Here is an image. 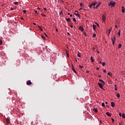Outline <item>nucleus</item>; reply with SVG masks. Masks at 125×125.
I'll return each mask as SVG.
<instances>
[{
    "label": "nucleus",
    "instance_id": "f257e3e1",
    "mask_svg": "<svg viewBox=\"0 0 125 125\" xmlns=\"http://www.w3.org/2000/svg\"><path fill=\"white\" fill-rule=\"evenodd\" d=\"M116 5V2L114 1H110V3L108 4L109 6H112V7H113V6H115V5Z\"/></svg>",
    "mask_w": 125,
    "mask_h": 125
},
{
    "label": "nucleus",
    "instance_id": "f03ea898",
    "mask_svg": "<svg viewBox=\"0 0 125 125\" xmlns=\"http://www.w3.org/2000/svg\"><path fill=\"white\" fill-rule=\"evenodd\" d=\"M102 19L104 22H105V21H106V17L105 16V15H103L102 16Z\"/></svg>",
    "mask_w": 125,
    "mask_h": 125
},
{
    "label": "nucleus",
    "instance_id": "7ed1b4c3",
    "mask_svg": "<svg viewBox=\"0 0 125 125\" xmlns=\"http://www.w3.org/2000/svg\"><path fill=\"white\" fill-rule=\"evenodd\" d=\"M79 29L81 31V32H83L84 31V28L82 26H79Z\"/></svg>",
    "mask_w": 125,
    "mask_h": 125
},
{
    "label": "nucleus",
    "instance_id": "20e7f679",
    "mask_svg": "<svg viewBox=\"0 0 125 125\" xmlns=\"http://www.w3.org/2000/svg\"><path fill=\"white\" fill-rule=\"evenodd\" d=\"M98 84L99 86H100V88H102V89L105 90V89H103V86L102 85V83H98Z\"/></svg>",
    "mask_w": 125,
    "mask_h": 125
},
{
    "label": "nucleus",
    "instance_id": "39448f33",
    "mask_svg": "<svg viewBox=\"0 0 125 125\" xmlns=\"http://www.w3.org/2000/svg\"><path fill=\"white\" fill-rule=\"evenodd\" d=\"M26 84L27 85H31V84H32V82H31L30 80H28L27 82H26Z\"/></svg>",
    "mask_w": 125,
    "mask_h": 125
},
{
    "label": "nucleus",
    "instance_id": "423d86ee",
    "mask_svg": "<svg viewBox=\"0 0 125 125\" xmlns=\"http://www.w3.org/2000/svg\"><path fill=\"white\" fill-rule=\"evenodd\" d=\"M72 71H73L74 73H75V74H77V71H76L75 68H74V65L72 64Z\"/></svg>",
    "mask_w": 125,
    "mask_h": 125
},
{
    "label": "nucleus",
    "instance_id": "0eeeda50",
    "mask_svg": "<svg viewBox=\"0 0 125 125\" xmlns=\"http://www.w3.org/2000/svg\"><path fill=\"white\" fill-rule=\"evenodd\" d=\"M74 14L76 15V16H77V17L81 19V16L79 14V13H74Z\"/></svg>",
    "mask_w": 125,
    "mask_h": 125
},
{
    "label": "nucleus",
    "instance_id": "6e6552de",
    "mask_svg": "<svg viewBox=\"0 0 125 125\" xmlns=\"http://www.w3.org/2000/svg\"><path fill=\"white\" fill-rule=\"evenodd\" d=\"M122 13H125V7H124V6H122Z\"/></svg>",
    "mask_w": 125,
    "mask_h": 125
},
{
    "label": "nucleus",
    "instance_id": "1a4fd4ad",
    "mask_svg": "<svg viewBox=\"0 0 125 125\" xmlns=\"http://www.w3.org/2000/svg\"><path fill=\"white\" fill-rule=\"evenodd\" d=\"M105 114L108 117H111V116H112V114H110L109 112H106Z\"/></svg>",
    "mask_w": 125,
    "mask_h": 125
},
{
    "label": "nucleus",
    "instance_id": "9d476101",
    "mask_svg": "<svg viewBox=\"0 0 125 125\" xmlns=\"http://www.w3.org/2000/svg\"><path fill=\"white\" fill-rule=\"evenodd\" d=\"M101 4V2H99L98 3L97 6H96V9H97V8H98V7L100 6V5Z\"/></svg>",
    "mask_w": 125,
    "mask_h": 125
},
{
    "label": "nucleus",
    "instance_id": "9b49d317",
    "mask_svg": "<svg viewBox=\"0 0 125 125\" xmlns=\"http://www.w3.org/2000/svg\"><path fill=\"white\" fill-rule=\"evenodd\" d=\"M91 62L92 63L93 62H94V59H93V57H91L90 58Z\"/></svg>",
    "mask_w": 125,
    "mask_h": 125
},
{
    "label": "nucleus",
    "instance_id": "f8f14e48",
    "mask_svg": "<svg viewBox=\"0 0 125 125\" xmlns=\"http://www.w3.org/2000/svg\"><path fill=\"white\" fill-rule=\"evenodd\" d=\"M93 111H94L95 113H97V112H98V110L97 109V108H94L93 109Z\"/></svg>",
    "mask_w": 125,
    "mask_h": 125
},
{
    "label": "nucleus",
    "instance_id": "ddd939ff",
    "mask_svg": "<svg viewBox=\"0 0 125 125\" xmlns=\"http://www.w3.org/2000/svg\"><path fill=\"white\" fill-rule=\"evenodd\" d=\"M112 42H116V36H114L113 38L112 39Z\"/></svg>",
    "mask_w": 125,
    "mask_h": 125
},
{
    "label": "nucleus",
    "instance_id": "4468645a",
    "mask_svg": "<svg viewBox=\"0 0 125 125\" xmlns=\"http://www.w3.org/2000/svg\"><path fill=\"white\" fill-rule=\"evenodd\" d=\"M96 27H97V26L95 24L93 25V28L94 29V30H95V29H96Z\"/></svg>",
    "mask_w": 125,
    "mask_h": 125
},
{
    "label": "nucleus",
    "instance_id": "2eb2a0df",
    "mask_svg": "<svg viewBox=\"0 0 125 125\" xmlns=\"http://www.w3.org/2000/svg\"><path fill=\"white\" fill-rule=\"evenodd\" d=\"M92 3H93V6H95V5L97 4V1H95L94 2H93Z\"/></svg>",
    "mask_w": 125,
    "mask_h": 125
},
{
    "label": "nucleus",
    "instance_id": "dca6fc26",
    "mask_svg": "<svg viewBox=\"0 0 125 125\" xmlns=\"http://www.w3.org/2000/svg\"><path fill=\"white\" fill-rule=\"evenodd\" d=\"M111 105L112 107H115V103L114 102H111Z\"/></svg>",
    "mask_w": 125,
    "mask_h": 125
},
{
    "label": "nucleus",
    "instance_id": "f3484780",
    "mask_svg": "<svg viewBox=\"0 0 125 125\" xmlns=\"http://www.w3.org/2000/svg\"><path fill=\"white\" fill-rule=\"evenodd\" d=\"M107 75L108 76H110V77H112V73H111L110 72H109L108 73H107Z\"/></svg>",
    "mask_w": 125,
    "mask_h": 125
},
{
    "label": "nucleus",
    "instance_id": "a211bd4d",
    "mask_svg": "<svg viewBox=\"0 0 125 125\" xmlns=\"http://www.w3.org/2000/svg\"><path fill=\"white\" fill-rule=\"evenodd\" d=\"M65 20H66L67 22H70V21H71V19L70 18L65 19Z\"/></svg>",
    "mask_w": 125,
    "mask_h": 125
},
{
    "label": "nucleus",
    "instance_id": "6ab92c4d",
    "mask_svg": "<svg viewBox=\"0 0 125 125\" xmlns=\"http://www.w3.org/2000/svg\"><path fill=\"white\" fill-rule=\"evenodd\" d=\"M83 34L84 36H85V37H86V36H87V35L86 34V32H85V31H83Z\"/></svg>",
    "mask_w": 125,
    "mask_h": 125
},
{
    "label": "nucleus",
    "instance_id": "aec40b11",
    "mask_svg": "<svg viewBox=\"0 0 125 125\" xmlns=\"http://www.w3.org/2000/svg\"><path fill=\"white\" fill-rule=\"evenodd\" d=\"M6 123L7 124H9L10 123V121H9V119H8V118L6 119Z\"/></svg>",
    "mask_w": 125,
    "mask_h": 125
},
{
    "label": "nucleus",
    "instance_id": "412c9836",
    "mask_svg": "<svg viewBox=\"0 0 125 125\" xmlns=\"http://www.w3.org/2000/svg\"><path fill=\"white\" fill-rule=\"evenodd\" d=\"M99 82H101L102 83H104V84H105V82H104V81H103V80H102L101 79H99Z\"/></svg>",
    "mask_w": 125,
    "mask_h": 125
},
{
    "label": "nucleus",
    "instance_id": "4be33fe9",
    "mask_svg": "<svg viewBox=\"0 0 125 125\" xmlns=\"http://www.w3.org/2000/svg\"><path fill=\"white\" fill-rule=\"evenodd\" d=\"M121 47H122V44H119L118 47V48H119V49H120V48H121Z\"/></svg>",
    "mask_w": 125,
    "mask_h": 125
},
{
    "label": "nucleus",
    "instance_id": "5701e85b",
    "mask_svg": "<svg viewBox=\"0 0 125 125\" xmlns=\"http://www.w3.org/2000/svg\"><path fill=\"white\" fill-rule=\"evenodd\" d=\"M116 97H117L118 98H120V94H119V93H117V95H116Z\"/></svg>",
    "mask_w": 125,
    "mask_h": 125
},
{
    "label": "nucleus",
    "instance_id": "b1692460",
    "mask_svg": "<svg viewBox=\"0 0 125 125\" xmlns=\"http://www.w3.org/2000/svg\"><path fill=\"white\" fill-rule=\"evenodd\" d=\"M92 6H93V4L92 3L89 6V7H90V8H91L92 7Z\"/></svg>",
    "mask_w": 125,
    "mask_h": 125
},
{
    "label": "nucleus",
    "instance_id": "393cba45",
    "mask_svg": "<svg viewBox=\"0 0 125 125\" xmlns=\"http://www.w3.org/2000/svg\"><path fill=\"white\" fill-rule=\"evenodd\" d=\"M111 31H112V28H111L109 30L108 35H110V33H111Z\"/></svg>",
    "mask_w": 125,
    "mask_h": 125
},
{
    "label": "nucleus",
    "instance_id": "a878e982",
    "mask_svg": "<svg viewBox=\"0 0 125 125\" xmlns=\"http://www.w3.org/2000/svg\"><path fill=\"white\" fill-rule=\"evenodd\" d=\"M118 36L120 37V36H121V30H119V31H118Z\"/></svg>",
    "mask_w": 125,
    "mask_h": 125
},
{
    "label": "nucleus",
    "instance_id": "bb28decb",
    "mask_svg": "<svg viewBox=\"0 0 125 125\" xmlns=\"http://www.w3.org/2000/svg\"><path fill=\"white\" fill-rule=\"evenodd\" d=\"M122 117H123L124 119H125V113H123V114H122Z\"/></svg>",
    "mask_w": 125,
    "mask_h": 125
},
{
    "label": "nucleus",
    "instance_id": "cd10ccee",
    "mask_svg": "<svg viewBox=\"0 0 125 125\" xmlns=\"http://www.w3.org/2000/svg\"><path fill=\"white\" fill-rule=\"evenodd\" d=\"M102 106L103 107H105V104H104V103H102Z\"/></svg>",
    "mask_w": 125,
    "mask_h": 125
},
{
    "label": "nucleus",
    "instance_id": "c85d7f7f",
    "mask_svg": "<svg viewBox=\"0 0 125 125\" xmlns=\"http://www.w3.org/2000/svg\"><path fill=\"white\" fill-rule=\"evenodd\" d=\"M22 12H23V13H25L26 14L27 13V11L24 10L22 11Z\"/></svg>",
    "mask_w": 125,
    "mask_h": 125
},
{
    "label": "nucleus",
    "instance_id": "c756f323",
    "mask_svg": "<svg viewBox=\"0 0 125 125\" xmlns=\"http://www.w3.org/2000/svg\"><path fill=\"white\" fill-rule=\"evenodd\" d=\"M73 20L74 22H76L77 21V20H76V18H73Z\"/></svg>",
    "mask_w": 125,
    "mask_h": 125
},
{
    "label": "nucleus",
    "instance_id": "7c9ffc66",
    "mask_svg": "<svg viewBox=\"0 0 125 125\" xmlns=\"http://www.w3.org/2000/svg\"><path fill=\"white\" fill-rule=\"evenodd\" d=\"M39 29H40V31H41V32H42V27H41V26H39Z\"/></svg>",
    "mask_w": 125,
    "mask_h": 125
},
{
    "label": "nucleus",
    "instance_id": "2f4dec72",
    "mask_svg": "<svg viewBox=\"0 0 125 125\" xmlns=\"http://www.w3.org/2000/svg\"><path fill=\"white\" fill-rule=\"evenodd\" d=\"M42 38L43 39V40H44L45 39V37L43 35H42Z\"/></svg>",
    "mask_w": 125,
    "mask_h": 125
},
{
    "label": "nucleus",
    "instance_id": "473e14b6",
    "mask_svg": "<svg viewBox=\"0 0 125 125\" xmlns=\"http://www.w3.org/2000/svg\"><path fill=\"white\" fill-rule=\"evenodd\" d=\"M79 68H80V69H82V68H83V66H82V65H79Z\"/></svg>",
    "mask_w": 125,
    "mask_h": 125
},
{
    "label": "nucleus",
    "instance_id": "72a5a7b5",
    "mask_svg": "<svg viewBox=\"0 0 125 125\" xmlns=\"http://www.w3.org/2000/svg\"><path fill=\"white\" fill-rule=\"evenodd\" d=\"M77 56H78V57H82V56H81V55H80V54H78Z\"/></svg>",
    "mask_w": 125,
    "mask_h": 125
},
{
    "label": "nucleus",
    "instance_id": "f704fd0d",
    "mask_svg": "<svg viewBox=\"0 0 125 125\" xmlns=\"http://www.w3.org/2000/svg\"><path fill=\"white\" fill-rule=\"evenodd\" d=\"M93 38H95V37H96V34H93Z\"/></svg>",
    "mask_w": 125,
    "mask_h": 125
},
{
    "label": "nucleus",
    "instance_id": "c9c22d12",
    "mask_svg": "<svg viewBox=\"0 0 125 125\" xmlns=\"http://www.w3.org/2000/svg\"><path fill=\"white\" fill-rule=\"evenodd\" d=\"M66 55H67L68 58H69V53H68L67 52H66Z\"/></svg>",
    "mask_w": 125,
    "mask_h": 125
},
{
    "label": "nucleus",
    "instance_id": "e433bc0d",
    "mask_svg": "<svg viewBox=\"0 0 125 125\" xmlns=\"http://www.w3.org/2000/svg\"><path fill=\"white\" fill-rule=\"evenodd\" d=\"M17 3H18V2H17V1H15V2H14V4H17Z\"/></svg>",
    "mask_w": 125,
    "mask_h": 125
},
{
    "label": "nucleus",
    "instance_id": "4c0bfd02",
    "mask_svg": "<svg viewBox=\"0 0 125 125\" xmlns=\"http://www.w3.org/2000/svg\"><path fill=\"white\" fill-rule=\"evenodd\" d=\"M111 120L112 121V123H114V122H115V120L113 118H111Z\"/></svg>",
    "mask_w": 125,
    "mask_h": 125
},
{
    "label": "nucleus",
    "instance_id": "58836bf2",
    "mask_svg": "<svg viewBox=\"0 0 125 125\" xmlns=\"http://www.w3.org/2000/svg\"><path fill=\"white\" fill-rule=\"evenodd\" d=\"M102 65H103V66H105V62H103Z\"/></svg>",
    "mask_w": 125,
    "mask_h": 125
},
{
    "label": "nucleus",
    "instance_id": "ea45409f",
    "mask_svg": "<svg viewBox=\"0 0 125 125\" xmlns=\"http://www.w3.org/2000/svg\"><path fill=\"white\" fill-rule=\"evenodd\" d=\"M2 43V41L0 40V45Z\"/></svg>",
    "mask_w": 125,
    "mask_h": 125
},
{
    "label": "nucleus",
    "instance_id": "a19ab883",
    "mask_svg": "<svg viewBox=\"0 0 125 125\" xmlns=\"http://www.w3.org/2000/svg\"><path fill=\"white\" fill-rule=\"evenodd\" d=\"M42 16H44V17H45V16H46L45 15H42V14H41Z\"/></svg>",
    "mask_w": 125,
    "mask_h": 125
},
{
    "label": "nucleus",
    "instance_id": "79ce46f5",
    "mask_svg": "<svg viewBox=\"0 0 125 125\" xmlns=\"http://www.w3.org/2000/svg\"><path fill=\"white\" fill-rule=\"evenodd\" d=\"M119 116L120 117H122V113H119Z\"/></svg>",
    "mask_w": 125,
    "mask_h": 125
},
{
    "label": "nucleus",
    "instance_id": "37998d69",
    "mask_svg": "<svg viewBox=\"0 0 125 125\" xmlns=\"http://www.w3.org/2000/svg\"><path fill=\"white\" fill-rule=\"evenodd\" d=\"M83 4V3H80V5H81V6H82V5Z\"/></svg>",
    "mask_w": 125,
    "mask_h": 125
},
{
    "label": "nucleus",
    "instance_id": "c03bdc74",
    "mask_svg": "<svg viewBox=\"0 0 125 125\" xmlns=\"http://www.w3.org/2000/svg\"><path fill=\"white\" fill-rule=\"evenodd\" d=\"M74 26H73V25L71 24L70 25V28H73Z\"/></svg>",
    "mask_w": 125,
    "mask_h": 125
},
{
    "label": "nucleus",
    "instance_id": "a18cd8bd",
    "mask_svg": "<svg viewBox=\"0 0 125 125\" xmlns=\"http://www.w3.org/2000/svg\"><path fill=\"white\" fill-rule=\"evenodd\" d=\"M115 90H118V88L115 87Z\"/></svg>",
    "mask_w": 125,
    "mask_h": 125
},
{
    "label": "nucleus",
    "instance_id": "49530a36",
    "mask_svg": "<svg viewBox=\"0 0 125 125\" xmlns=\"http://www.w3.org/2000/svg\"><path fill=\"white\" fill-rule=\"evenodd\" d=\"M93 8H94V9H95V8H96V7H95V6H94L93 7Z\"/></svg>",
    "mask_w": 125,
    "mask_h": 125
},
{
    "label": "nucleus",
    "instance_id": "de8ad7c7",
    "mask_svg": "<svg viewBox=\"0 0 125 125\" xmlns=\"http://www.w3.org/2000/svg\"><path fill=\"white\" fill-rule=\"evenodd\" d=\"M104 73H106V70L105 69L104 70Z\"/></svg>",
    "mask_w": 125,
    "mask_h": 125
},
{
    "label": "nucleus",
    "instance_id": "09e8293b",
    "mask_svg": "<svg viewBox=\"0 0 125 125\" xmlns=\"http://www.w3.org/2000/svg\"><path fill=\"white\" fill-rule=\"evenodd\" d=\"M35 13H36L37 14H38V11H35Z\"/></svg>",
    "mask_w": 125,
    "mask_h": 125
},
{
    "label": "nucleus",
    "instance_id": "8fccbe9b",
    "mask_svg": "<svg viewBox=\"0 0 125 125\" xmlns=\"http://www.w3.org/2000/svg\"><path fill=\"white\" fill-rule=\"evenodd\" d=\"M115 28L117 29V28H118V25H115Z\"/></svg>",
    "mask_w": 125,
    "mask_h": 125
},
{
    "label": "nucleus",
    "instance_id": "3c124183",
    "mask_svg": "<svg viewBox=\"0 0 125 125\" xmlns=\"http://www.w3.org/2000/svg\"><path fill=\"white\" fill-rule=\"evenodd\" d=\"M44 35L46 37H47V35H46V33H44Z\"/></svg>",
    "mask_w": 125,
    "mask_h": 125
},
{
    "label": "nucleus",
    "instance_id": "603ef678",
    "mask_svg": "<svg viewBox=\"0 0 125 125\" xmlns=\"http://www.w3.org/2000/svg\"><path fill=\"white\" fill-rule=\"evenodd\" d=\"M112 44L114 45L115 44V42H112Z\"/></svg>",
    "mask_w": 125,
    "mask_h": 125
},
{
    "label": "nucleus",
    "instance_id": "864d4df0",
    "mask_svg": "<svg viewBox=\"0 0 125 125\" xmlns=\"http://www.w3.org/2000/svg\"><path fill=\"white\" fill-rule=\"evenodd\" d=\"M114 87H117V84H115V85H114Z\"/></svg>",
    "mask_w": 125,
    "mask_h": 125
},
{
    "label": "nucleus",
    "instance_id": "5fc2aeb1",
    "mask_svg": "<svg viewBox=\"0 0 125 125\" xmlns=\"http://www.w3.org/2000/svg\"><path fill=\"white\" fill-rule=\"evenodd\" d=\"M72 16H73L72 14L70 15V17H72Z\"/></svg>",
    "mask_w": 125,
    "mask_h": 125
},
{
    "label": "nucleus",
    "instance_id": "6e6d98bb",
    "mask_svg": "<svg viewBox=\"0 0 125 125\" xmlns=\"http://www.w3.org/2000/svg\"><path fill=\"white\" fill-rule=\"evenodd\" d=\"M43 9L44 10H46V8H44Z\"/></svg>",
    "mask_w": 125,
    "mask_h": 125
},
{
    "label": "nucleus",
    "instance_id": "4d7b16f0",
    "mask_svg": "<svg viewBox=\"0 0 125 125\" xmlns=\"http://www.w3.org/2000/svg\"><path fill=\"white\" fill-rule=\"evenodd\" d=\"M97 70H99V67H97Z\"/></svg>",
    "mask_w": 125,
    "mask_h": 125
},
{
    "label": "nucleus",
    "instance_id": "13d9d810",
    "mask_svg": "<svg viewBox=\"0 0 125 125\" xmlns=\"http://www.w3.org/2000/svg\"><path fill=\"white\" fill-rule=\"evenodd\" d=\"M13 9H14L13 8H11V10H13Z\"/></svg>",
    "mask_w": 125,
    "mask_h": 125
},
{
    "label": "nucleus",
    "instance_id": "bf43d9fd",
    "mask_svg": "<svg viewBox=\"0 0 125 125\" xmlns=\"http://www.w3.org/2000/svg\"><path fill=\"white\" fill-rule=\"evenodd\" d=\"M99 63H100V64H102V62H99Z\"/></svg>",
    "mask_w": 125,
    "mask_h": 125
},
{
    "label": "nucleus",
    "instance_id": "052dcab7",
    "mask_svg": "<svg viewBox=\"0 0 125 125\" xmlns=\"http://www.w3.org/2000/svg\"><path fill=\"white\" fill-rule=\"evenodd\" d=\"M56 32H58V29H56Z\"/></svg>",
    "mask_w": 125,
    "mask_h": 125
},
{
    "label": "nucleus",
    "instance_id": "680f3d73",
    "mask_svg": "<svg viewBox=\"0 0 125 125\" xmlns=\"http://www.w3.org/2000/svg\"><path fill=\"white\" fill-rule=\"evenodd\" d=\"M105 104H108V102H105Z\"/></svg>",
    "mask_w": 125,
    "mask_h": 125
},
{
    "label": "nucleus",
    "instance_id": "e2e57ef3",
    "mask_svg": "<svg viewBox=\"0 0 125 125\" xmlns=\"http://www.w3.org/2000/svg\"><path fill=\"white\" fill-rule=\"evenodd\" d=\"M82 9H83V8H81L79 10H82Z\"/></svg>",
    "mask_w": 125,
    "mask_h": 125
},
{
    "label": "nucleus",
    "instance_id": "0e129e2a",
    "mask_svg": "<svg viewBox=\"0 0 125 125\" xmlns=\"http://www.w3.org/2000/svg\"><path fill=\"white\" fill-rule=\"evenodd\" d=\"M67 15H70V13H68L67 14Z\"/></svg>",
    "mask_w": 125,
    "mask_h": 125
},
{
    "label": "nucleus",
    "instance_id": "69168bd1",
    "mask_svg": "<svg viewBox=\"0 0 125 125\" xmlns=\"http://www.w3.org/2000/svg\"><path fill=\"white\" fill-rule=\"evenodd\" d=\"M86 73H89V71H86Z\"/></svg>",
    "mask_w": 125,
    "mask_h": 125
},
{
    "label": "nucleus",
    "instance_id": "338daca9",
    "mask_svg": "<svg viewBox=\"0 0 125 125\" xmlns=\"http://www.w3.org/2000/svg\"><path fill=\"white\" fill-rule=\"evenodd\" d=\"M34 25H36V23L35 22H33Z\"/></svg>",
    "mask_w": 125,
    "mask_h": 125
},
{
    "label": "nucleus",
    "instance_id": "774afa93",
    "mask_svg": "<svg viewBox=\"0 0 125 125\" xmlns=\"http://www.w3.org/2000/svg\"><path fill=\"white\" fill-rule=\"evenodd\" d=\"M92 49H93V50H94L95 49H94V48H92Z\"/></svg>",
    "mask_w": 125,
    "mask_h": 125
}]
</instances>
